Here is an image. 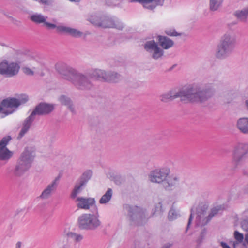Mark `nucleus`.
Returning <instances> with one entry per match:
<instances>
[{
	"instance_id": "f3484780",
	"label": "nucleus",
	"mask_w": 248,
	"mask_h": 248,
	"mask_svg": "<svg viewBox=\"0 0 248 248\" xmlns=\"http://www.w3.org/2000/svg\"><path fill=\"white\" fill-rule=\"evenodd\" d=\"M238 129L243 133L248 134V118H241L237 122Z\"/></svg>"
},
{
	"instance_id": "72a5a7b5",
	"label": "nucleus",
	"mask_w": 248,
	"mask_h": 248,
	"mask_svg": "<svg viewBox=\"0 0 248 248\" xmlns=\"http://www.w3.org/2000/svg\"><path fill=\"white\" fill-rule=\"evenodd\" d=\"M192 214L191 213L190 214V217H189V220H188V227H189V226L190 225L191 221H192Z\"/></svg>"
},
{
	"instance_id": "f704fd0d",
	"label": "nucleus",
	"mask_w": 248,
	"mask_h": 248,
	"mask_svg": "<svg viewBox=\"0 0 248 248\" xmlns=\"http://www.w3.org/2000/svg\"><path fill=\"white\" fill-rule=\"evenodd\" d=\"M21 246V243L18 242L16 244V248H20Z\"/></svg>"
},
{
	"instance_id": "5701e85b",
	"label": "nucleus",
	"mask_w": 248,
	"mask_h": 248,
	"mask_svg": "<svg viewBox=\"0 0 248 248\" xmlns=\"http://www.w3.org/2000/svg\"><path fill=\"white\" fill-rule=\"evenodd\" d=\"M248 15V8L247 9L237 12L235 14L236 16L241 20H245Z\"/></svg>"
},
{
	"instance_id": "473e14b6",
	"label": "nucleus",
	"mask_w": 248,
	"mask_h": 248,
	"mask_svg": "<svg viewBox=\"0 0 248 248\" xmlns=\"http://www.w3.org/2000/svg\"><path fill=\"white\" fill-rule=\"evenodd\" d=\"M220 244L223 248H230V247L225 243L221 242Z\"/></svg>"
},
{
	"instance_id": "423d86ee",
	"label": "nucleus",
	"mask_w": 248,
	"mask_h": 248,
	"mask_svg": "<svg viewBox=\"0 0 248 248\" xmlns=\"http://www.w3.org/2000/svg\"><path fill=\"white\" fill-rule=\"evenodd\" d=\"M78 222L80 228L85 229H95L101 224L98 217L91 214H82L79 217Z\"/></svg>"
},
{
	"instance_id": "4be33fe9",
	"label": "nucleus",
	"mask_w": 248,
	"mask_h": 248,
	"mask_svg": "<svg viewBox=\"0 0 248 248\" xmlns=\"http://www.w3.org/2000/svg\"><path fill=\"white\" fill-rule=\"evenodd\" d=\"M86 181H81L79 185H77L75 186L72 194L71 197L73 199L76 198L77 195L80 192L81 187L85 184Z\"/></svg>"
},
{
	"instance_id": "a211bd4d",
	"label": "nucleus",
	"mask_w": 248,
	"mask_h": 248,
	"mask_svg": "<svg viewBox=\"0 0 248 248\" xmlns=\"http://www.w3.org/2000/svg\"><path fill=\"white\" fill-rule=\"evenodd\" d=\"M112 196V190L110 188H108L104 195L102 196L99 200L100 204H105L108 202Z\"/></svg>"
},
{
	"instance_id": "dca6fc26",
	"label": "nucleus",
	"mask_w": 248,
	"mask_h": 248,
	"mask_svg": "<svg viewBox=\"0 0 248 248\" xmlns=\"http://www.w3.org/2000/svg\"><path fill=\"white\" fill-rule=\"evenodd\" d=\"M158 41L160 46L165 49L170 48L173 45V42L167 37L159 36Z\"/></svg>"
},
{
	"instance_id": "1a4fd4ad",
	"label": "nucleus",
	"mask_w": 248,
	"mask_h": 248,
	"mask_svg": "<svg viewBox=\"0 0 248 248\" xmlns=\"http://www.w3.org/2000/svg\"><path fill=\"white\" fill-rule=\"evenodd\" d=\"M232 47V42L230 41V38L228 35H225L223 40L218 47V50L217 54V58H220L225 53Z\"/></svg>"
},
{
	"instance_id": "20e7f679",
	"label": "nucleus",
	"mask_w": 248,
	"mask_h": 248,
	"mask_svg": "<svg viewBox=\"0 0 248 248\" xmlns=\"http://www.w3.org/2000/svg\"><path fill=\"white\" fill-rule=\"evenodd\" d=\"M53 109L54 106L53 105L46 103H40L38 105L31 115L24 121L23 127L19 134V137H22L28 130L32 121V118L35 115L46 114L51 112Z\"/></svg>"
},
{
	"instance_id": "b1692460",
	"label": "nucleus",
	"mask_w": 248,
	"mask_h": 248,
	"mask_svg": "<svg viewBox=\"0 0 248 248\" xmlns=\"http://www.w3.org/2000/svg\"><path fill=\"white\" fill-rule=\"evenodd\" d=\"M68 236L71 238L74 241L79 242L83 239V236L81 234L75 233L74 232H69L68 233Z\"/></svg>"
},
{
	"instance_id": "4c0bfd02",
	"label": "nucleus",
	"mask_w": 248,
	"mask_h": 248,
	"mask_svg": "<svg viewBox=\"0 0 248 248\" xmlns=\"http://www.w3.org/2000/svg\"><path fill=\"white\" fill-rule=\"evenodd\" d=\"M70 1H79L80 0H69Z\"/></svg>"
},
{
	"instance_id": "c756f323",
	"label": "nucleus",
	"mask_w": 248,
	"mask_h": 248,
	"mask_svg": "<svg viewBox=\"0 0 248 248\" xmlns=\"http://www.w3.org/2000/svg\"><path fill=\"white\" fill-rule=\"evenodd\" d=\"M241 227L244 230L248 231V218L244 219L241 222Z\"/></svg>"
},
{
	"instance_id": "0eeeda50",
	"label": "nucleus",
	"mask_w": 248,
	"mask_h": 248,
	"mask_svg": "<svg viewBox=\"0 0 248 248\" xmlns=\"http://www.w3.org/2000/svg\"><path fill=\"white\" fill-rule=\"evenodd\" d=\"M20 68L19 62H9L3 60L0 62V74L8 77L14 76L18 74Z\"/></svg>"
},
{
	"instance_id": "ddd939ff",
	"label": "nucleus",
	"mask_w": 248,
	"mask_h": 248,
	"mask_svg": "<svg viewBox=\"0 0 248 248\" xmlns=\"http://www.w3.org/2000/svg\"><path fill=\"white\" fill-rule=\"evenodd\" d=\"M31 159V156L29 151L28 150L25 151L21 156L19 165L17 167V169H23V166L29 167Z\"/></svg>"
},
{
	"instance_id": "bb28decb",
	"label": "nucleus",
	"mask_w": 248,
	"mask_h": 248,
	"mask_svg": "<svg viewBox=\"0 0 248 248\" xmlns=\"http://www.w3.org/2000/svg\"><path fill=\"white\" fill-rule=\"evenodd\" d=\"M233 248H246V245L243 241H234L233 242Z\"/></svg>"
},
{
	"instance_id": "393cba45",
	"label": "nucleus",
	"mask_w": 248,
	"mask_h": 248,
	"mask_svg": "<svg viewBox=\"0 0 248 248\" xmlns=\"http://www.w3.org/2000/svg\"><path fill=\"white\" fill-rule=\"evenodd\" d=\"M222 0H210V9L212 10H216L220 6Z\"/></svg>"
},
{
	"instance_id": "c85d7f7f",
	"label": "nucleus",
	"mask_w": 248,
	"mask_h": 248,
	"mask_svg": "<svg viewBox=\"0 0 248 248\" xmlns=\"http://www.w3.org/2000/svg\"><path fill=\"white\" fill-rule=\"evenodd\" d=\"M22 71L23 73L29 76H31L34 74V71L33 69H31L29 67H24L22 68Z\"/></svg>"
},
{
	"instance_id": "e433bc0d",
	"label": "nucleus",
	"mask_w": 248,
	"mask_h": 248,
	"mask_svg": "<svg viewBox=\"0 0 248 248\" xmlns=\"http://www.w3.org/2000/svg\"><path fill=\"white\" fill-rule=\"evenodd\" d=\"M245 241L248 244V233L245 235Z\"/></svg>"
},
{
	"instance_id": "2f4dec72",
	"label": "nucleus",
	"mask_w": 248,
	"mask_h": 248,
	"mask_svg": "<svg viewBox=\"0 0 248 248\" xmlns=\"http://www.w3.org/2000/svg\"><path fill=\"white\" fill-rule=\"evenodd\" d=\"M45 24H46V26L50 28H54L56 27L55 25L53 24L45 23Z\"/></svg>"
},
{
	"instance_id": "2eb2a0df",
	"label": "nucleus",
	"mask_w": 248,
	"mask_h": 248,
	"mask_svg": "<svg viewBox=\"0 0 248 248\" xmlns=\"http://www.w3.org/2000/svg\"><path fill=\"white\" fill-rule=\"evenodd\" d=\"M133 1L139 2L144 7L149 9H154L160 2V0H134Z\"/></svg>"
},
{
	"instance_id": "a878e982",
	"label": "nucleus",
	"mask_w": 248,
	"mask_h": 248,
	"mask_svg": "<svg viewBox=\"0 0 248 248\" xmlns=\"http://www.w3.org/2000/svg\"><path fill=\"white\" fill-rule=\"evenodd\" d=\"M234 236L235 239V241H243L244 239V236L243 234L240 233L237 231L234 232Z\"/></svg>"
},
{
	"instance_id": "cd10ccee",
	"label": "nucleus",
	"mask_w": 248,
	"mask_h": 248,
	"mask_svg": "<svg viewBox=\"0 0 248 248\" xmlns=\"http://www.w3.org/2000/svg\"><path fill=\"white\" fill-rule=\"evenodd\" d=\"M165 32L167 35L171 36H176L180 35V34H178L174 29H167Z\"/></svg>"
},
{
	"instance_id": "7ed1b4c3",
	"label": "nucleus",
	"mask_w": 248,
	"mask_h": 248,
	"mask_svg": "<svg viewBox=\"0 0 248 248\" xmlns=\"http://www.w3.org/2000/svg\"><path fill=\"white\" fill-rule=\"evenodd\" d=\"M28 97L24 94L20 95L18 98H9L4 99L0 105V113L5 115L11 114L14 111V108L18 107L20 104L28 101Z\"/></svg>"
},
{
	"instance_id": "f03ea898",
	"label": "nucleus",
	"mask_w": 248,
	"mask_h": 248,
	"mask_svg": "<svg viewBox=\"0 0 248 248\" xmlns=\"http://www.w3.org/2000/svg\"><path fill=\"white\" fill-rule=\"evenodd\" d=\"M170 173V170L168 167L156 169L151 172L150 179L154 183H160L165 181L163 184L164 187L165 189H169L178 183L176 177L169 176Z\"/></svg>"
},
{
	"instance_id": "c9c22d12",
	"label": "nucleus",
	"mask_w": 248,
	"mask_h": 248,
	"mask_svg": "<svg viewBox=\"0 0 248 248\" xmlns=\"http://www.w3.org/2000/svg\"><path fill=\"white\" fill-rule=\"evenodd\" d=\"M65 100V97L62 96L61 97V100L62 103L66 104V103L64 102V100Z\"/></svg>"
},
{
	"instance_id": "4468645a",
	"label": "nucleus",
	"mask_w": 248,
	"mask_h": 248,
	"mask_svg": "<svg viewBox=\"0 0 248 248\" xmlns=\"http://www.w3.org/2000/svg\"><path fill=\"white\" fill-rule=\"evenodd\" d=\"M58 30L60 32L67 33L74 37L80 36L82 34L79 31L70 27L59 26L58 27Z\"/></svg>"
},
{
	"instance_id": "6e6552de",
	"label": "nucleus",
	"mask_w": 248,
	"mask_h": 248,
	"mask_svg": "<svg viewBox=\"0 0 248 248\" xmlns=\"http://www.w3.org/2000/svg\"><path fill=\"white\" fill-rule=\"evenodd\" d=\"M11 140V137L7 136L3 138L0 141V159L1 160H8L13 155V153L6 148Z\"/></svg>"
},
{
	"instance_id": "f257e3e1",
	"label": "nucleus",
	"mask_w": 248,
	"mask_h": 248,
	"mask_svg": "<svg viewBox=\"0 0 248 248\" xmlns=\"http://www.w3.org/2000/svg\"><path fill=\"white\" fill-rule=\"evenodd\" d=\"M210 96V93L207 91H199L197 89L191 88L188 89L183 90L176 93L173 92H171L170 94L163 95L162 100L165 101L167 99H174L177 97H180L182 101L186 102H202L207 99Z\"/></svg>"
},
{
	"instance_id": "412c9836",
	"label": "nucleus",
	"mask_w": 248,
	"mask_h": 248,
	"mask_svg": "<svg viewBox=\"0 0 248 248\" xmlns=\"http://www.w3.org/2000/svg\"><path fill=\"white\" fill-rule=\"evenodd\" d=\"M99 26L104 28H115L116 24L111 19H106L102 21L101 24H98Z\"/></svg>"
},
{
	"instance_id": "6ab92c4d",
	"label": "nucleus",
	"mask_w": 248,
	"mask_h": 248,
	"mask_svg": "<svg viewBox=\"0 0 248 248\" xmlns=\"http://www.w3.org/2000/svg\"><path fill=\"white\" fill-rule=\"evenodd\" d=\"M55 182L52 183L51 185H49L47 188L42 192L41 197L42 198H46L50 196L51 191L53 190Z\"/></svg>"
},
{
	"instance_id": "9d476101",
	"label": "nucleus",
	"mask_w": 248,
	"mask_h": 248,
	"mask_svg": "<svg viewBox=\"0 0 248 248\" xmlns=\"http://www.w3.org/2000/svg\"><path fill=\"white\" fill-rule=\"evenodd\" d=\"M144 48L147 51H154L153 57L154 59H158L163 55V51L158 47L156 43L154 41L147 42L144 46Z\"/></svg>"
},
{
	"instance_id": "f8f14e48",
	"label": "nucleus",
	"mask_w": 248,
	"mask_h": 248,
	"mask_svg": "<svg viewBox=\"0 0 248 248\" xmlns=\"http://www.w3.org/2000/svg\"><path fill=\"white\" fill-rule=\"evenodd\" d=\"M76 202H77V206L81 209H88L90 207L93 205L95 200L93 198H85L83 197L78 198Z\"/></svg>"
},
{
	"instance_id": "aec40b11",
	"label": "nucleus",
	"mask_w": 248,
	"mask_h": 248,
	"mask_svg": "<svg viewBox=\"0 0 248 248\" xmlns=\"http://www.w3.org/2000/svg\"><path fill=\"white\" fill-rule=\"evenodd\" d=\"M31 19L37 23H44L46 18L40 14H34L31 16Z\"/></svg>"
},
{
	"instance_id": "9b49d317",
	"label": "nucleus",
	"mask_w": 248,
	"mask_h": 248,
	"mask_svg": "<svg viewBox=\"0 0 248 248\" xmlns=\"http://www.w3.org/2000/svg\"><path fill=\"white\" fill-rule=\"evenodd\" d=\"M105 76H106V74L100 70H96L93 73V76L95 78L97 79L101 78L105 81L109 82H116V79L118 78V77L119 76L117 73L111 75L109 74L107 75L106 77H105Z\"/></svg>"
},
{
	"instance_id": "7c9ffc66",
	"label": "nucleus",
	"mask_w": 248,
	"mask_h": 248,
	"mask_svg": "<svg viewBox=\"0 0 248 248\" xmlns=\"http://www.w3.org/2000/svg\"><path fill=\"white\" fill-rule=\"evenodd\" d=\"M218 212V209H217V208H213L212 210V215H209V217H212L215 214H216Z\"/></svg>"
},
{
	"instance_id": "39448f33",
	"label": "nucleus",
	"mask_w": 248,
	"mask_h": 248,
	"mask_svg": "<svg viewBox=\"0 0 248 248\" xmlns=\"http://www.w3.org/2000/svg\"><path fill=\"white\" fill-rule=\"evenodd\" d=\"M56 69L58 72L62 75L63 78L72 81L78 88H80V86L81 84H83L84 86L88 83L85 77L74 73L73 72L66 69L64 66L60 67L59 65H57Z\"/></svg>"
}]
</instances>
